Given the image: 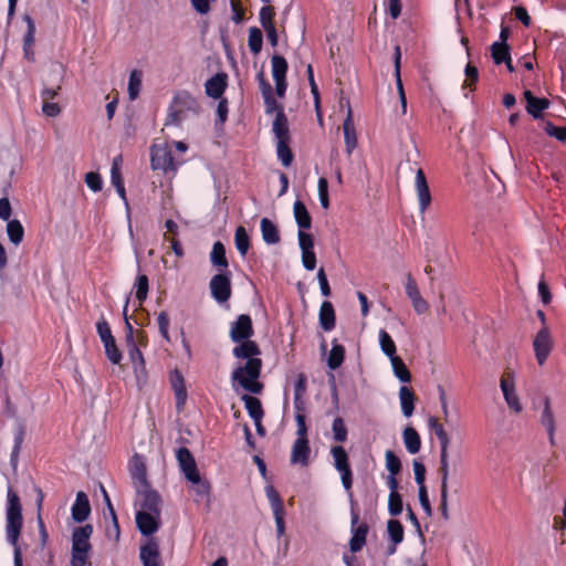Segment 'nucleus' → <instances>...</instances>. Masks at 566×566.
I'll return each mask as SVG.
<instances>
[{
    "mask_svg": "<svg viewBox=\"0 0 566 566\" xmlns=\"http://www.w3.org/2000/svg\"><path fill=\"white\" fill-rule=\"evenodd\" d=\"M232 348V355L237 359L245 360L244 364H238L231 373L232 384H238L245 391L260 395L263 391V384L260 382V376L263 361L259 357L261 348L256 342L248 339L237 342Z\"/></svg>",
    "mask_w": 566,
    "mask_h": 566,
    "instance_id": "obj_1",
    "label": "nucleus"
},
{
    "mask_svg": "<svg viewBox=\"0 0 566 566\" xmlns=\"http://www.w3.org/2000/svg\"><path fill=\"white\" fill-rule=\"evenodd\" d=\"M6 522L7 539L14 548L13 564L23 566L21 548L18 545L23 525L22 505L19 495L10 486L7 492Z\"/></svg>",
    "mask_w": 566,
    "mask_h": 566,
    "instance_id": "obj_2",
    "label": "nucleus"
},
{
    "mask_svg": "<svg viewBox=\"0 0 566 566\" xmlns=\"http://www.w3.org/2000/svg\"><path fill=\"white\" fill-rule=\"evenodd\" d=\"M200 104L188 91L178 92L168 108L165 125L179 126L186 119L188 113L199 114Z\"/></svg>",
    "mask_w": 566,
    "mask_h": 566,
    "instance_id": "obj_3",
    "label": "nucleus"
},
{
    "mask_svg": "<svg viewBox=\"0 0 566 566\" xmlns=\"http://www.w3.org/2000/svg\"><path fill=\"white\" fill-rule=\"evenodd\" d=\"M272 132L276 137V155L281 160L284 167H290L293 161V153L289 146L291 142V135L289 129L287 117L284 113V109H280V112L275 115Z\"/></svg>",
    "mask_w": 566,
    "mask_h": 566,
    "instance_id": "obj_4",
    "label": "nucleus"
},
{
    "mask_svg": "<svg viewBox=\"0 0 566 566\" xmlns=\"http://www.w3.org/2000/svg\"><path fill=\"white\" fill-rule=\"evenodd\" d=\"M96 331L104 345L107 359L112 364L118 365L122 361L123 355L116 345L115 337L113 336L111 326L106 319L102 318L96 323Z\"/></svg>",
    "mask_w": 566,
    "mask_h": 566,
    "instance_id": "obj_5",
    "label": "nucleus"
},
{
    "mask_svg": "<svg viewBox=\"0 0 566 566\" xmlns=\"http://www.w3.org/2000/svg\"><path fill=\"white\" fill-rule=\"evenodd\" d=\"M211 296L218 303H226L232 294L231 272L229 270L214 274L209 283Z\"/></svg>",
    "mask_w": 566,
    "mask_h": 566,
    "instance_id": "obj_6",
    "label": "nucleus"
},
{
    "mask_svg": "<svg viewBox=\"0 0 566 566\" xmlns=\"http://www.w3.org/2000/svg\"><path fill=\"white\" fill-rule=\"evenodd\" d=\"M350 526H352V538L349 541V549L353 554L360 552L366 544V538L368 534V525L366 523L358 524L359 515L354 509V503L352 502L350 510Z\"/></svg>",
    "mask_w": 566,
    "mask_h": 566,
    "instance_id": "obj_7",
    "label": "nucleus"
},
{
    "mask_svg": "<svg viewBox=\"0 0 566 566\" xmlns=\"http://www.w3.org/2000/svg\"><path fill=\"white\" fill-rule=\"evenodd\" d=\"M150 163L154 170L165 172L176 171L179 165L175 161L171 149L167 146H153Z\"/></svg>",
    "mask_w": 566,
    "mask_h": 566,
    "instance_id": "obj_8",
    "label": "nucleus"
},
{
    "mask_svg": "<svg viewBox=\"0 0 566 566\" xmlns=\"http://www.w3.org/2000/svg\"><path fill=\"white\" fill-rule=\"evenodd\" d=\"M136 493L142 511L155 513L157 515L161 514L163 501L156 490L151 489L150 485H146V488H137Z\"/></svg>",
    "mask_w": 566,
    "mask_h": 566,
    "instance_id": "obj_9",
    "label": "nucleus"
},
{
    "mask_svg": "<svg viewBox=\"0 0 566 566\" xmlns=\"http://www.w3.org/2000/svg\"><path fill=\"white\" fill-rule=\"evenodd\" d=\"M253 335L252 319L248 314H240L230 325L229 337L233 343L251 339Z\"/></svg>",
    "mask_w": 566,
    "mask_h": 566,
    "instance_id": "obj_10",
    "label": "nucleus"
},
{
    "mask_svg": "<svg viewBox=\"0 0 566 566\" xmlns=\"http://www.w3.org/2000/svg\"><path fill=\"white\" fill-rule=\"evenodd\" d=\"M176 458L181 472L185 474L189 482H196L199 479V471L197 463L190 450L186 447H180L176 451Z\"/></svg>",
    "mask_w": 566,
    "mask_h": 566,
    "instance_id": "obj_11",
    "label": "nucleus"
},
{
    "mask_svg": "<svg viewBox=\"0 0 566 566\" xmlns=\"http://www.w3.org/2000/svg\"><path fill=\"white\" fill-rule=\"evenodd\" d=\"M533 347L538 365H543L552 350V339L549 331L546 326H543L536 334Z\"/></svg>",
    "mask_w": 566,
    "mask_h": 566,
    "instance_id": "obj_12",
    "label": "nucleus"
},
{
    "mask_svg": "<svg viewBox=\"0 0 566 566\" xmlns=\"http://www.w3.org/2000/svg\"><path fill=\"white\" fill-rule=\"evenodd\" d=\"M135 518L137 528L144 536L153 535L160 527V515L155 513L138 511Z\"/></svg>",
    "mask_w": 566,
    "mask_h": 566,
    "instance_id": "obj_13",
    "label": "nucleus"
},
{
    "mask_svg": "<svg viewBox=\"0 0 566 566\" xmlns=\"http://www.w3.org/2000/svg\"><path fill=\"white\" fill-rule=\"evenodd\" d=\"M139 558L143 566H163L159 545L155 538H149L140 546Z\"/></svg>",
    "mask_w": 566,
    "mask_h": 566,
    "instance_id": "obj_14",
    "label": "nucleus"
},
{
    "mask_svg": "<svg viewBox=\"0 0 566 566\" xmlns=\"http://www.w3.org/2000/svg\"><path fill=\"white\" fill-rule=\"evenodd\" d=\"M169 381L175 392L176 408L181 411L188 398L185 378L178 369H174L170 373Z\"/></svg>",
    "mask_w": 566,
    "mask_h": 566,
    "instance_id": "obj_15",
    "label": "nucleus"
},
{
    "mask_svg": "<svg viewBox=\"0 0 566 566\" xmlns=\"http://www.w3.org/2000/svg\"><path fill=\"white\" fill-rule=\"evenodd\" d=\"M415 187L419 200V211L423 214L431 203V193L422 169H418L416 172Z\"/></svg>",
    "mask_w": 566,
    "mask_h": 566,
    "instance_id": "obj_16",
    "label": "nucleus"
},
{
    "mask_svg": "<svg viewBox=\"0 0 566 566\" xmlns=\"http://www.w3.org/2000/svg\"><path fill=\"white\" fill-rule=\"evenodd\" d=\"M310 455L311 447L308 439H295L291 450V464L307 467L310 463Z\"/></svg>",
    "mask_w": 566,
    "mask_h": 566,
    "instance_id": "obj_17",
    "label": "nucleus"
},
{
    "mask_svg": "<svg viewBox=\"0 0 566 566\" xmlns=\"http://www.w3.org/2000/svg\"><path fill=\"white\" fill-rule=\"evenodd\" d=\"M90 514L91 504L88 496L85 492L78 491L71 509L72 518L76 523H82L88 518Z\"/></svg>",
    "mask_w": 566,
    "mask_h": 566,
    "instance_id": "obj_18",
    "label": "nucleus"
},
{
    "mask_svg": "<svg viewBox=\"0 0 566 566\" xmlns=\"http://www.w3.org/2000/svg\"><path fill=\"white\" fill-rule=\"evenodd\" d=\"M227 86H228V74L224 72H219L206 82V84H205L206 94L213 99L222 98V95H223Z\"/></svg>",
    "mask_w": 566,
    "mask_h": 566,
    "instance_id": "obj_19",
    "label": "nucleus"
},
{
    "mask_svg": "<svg viewBox=\"0 0 566 566\" xmlns=\"http://www.w3.org/2000/svg\"><path fill=\"white\" fill-rule=\"evenodd\" d=\"M344 130V139H345V150L348 156H350L354 149L357 147V134L353 120V112L350 106H348L346 118L343 123Z\"/></svg>",
    "mask_w": 566,
    "mask_h": 566,
    "instance_id": "obj_20",
    "label": "nucleus"
},
{
    "mask_svg": "<svg viewBox=\"0 0 566 566\" xmlns=\"http://www.w3.org/2000/svg\"><path fill=\"white\" fill-rule=\"evenodd\" d=\"M524 97L526 99V111L530 115H532L535 119L542 117V113L549 107V101L547 98H539L533 95V93L528 90L524 92Z\"/></svg>",
    "mask_w": 566,
    "mask_h": 566,
    "instance_id": "obj_21",
    "label": "nucleus"
},
{
    "mask_svg": "<svg viewBox=\"0 0 566 566\" xmlns=\"http://www.w3.org/2000/svg\"><path fill=\"white\" fill-rule=\"evenodd\" d=\"M541 423L546 429L551 446H555V418L551 409V400L544 398V408L541 415Z\"/></svg>",
    "mask_w": 566,
    "mask_h": 566,
    "instance_id": "obj_22",
    "label": "nucleus"
},
{
    "mask_svg": "<svg viewBox=\"0 0 566 566\" xmlns=\"http://www.w3.org/2000/svg\"><path fill=\"white\" fill-rule=\"evenodd\" d=\"M318 321L321 327L325 332H329L335 328L336 325V316L334 306L329 301H324L321 305L318 313Z\"/></svg>",
    "mask_w": 566,
    "mask_h": 566,
    "instance_id": "obj_23",
    "label": "nucleus"
},
{
    "mask_svg": "<svg viewBox=\"0 0 566 566\" xmlns=\"http://www.w3.org/2000/svg\"><path fill=\"white\" fill-rule=\"evenodd\" d=\"M92 534L93 526L91 524L75 527L72 532V548L92 547L90 543Z\"/></svg>",
    "mask_w": 566,
    "mask_h": 566,
    "instance_id": "obj_24",
    "label": "nucleus"
},
{
    "mask_svg": "<svg viewBox=\"0 0 566 566\" xmlns=\"http://www.w3.org/2000/svg\"><path fill=\"white\" fill-rule=\"evenodd\" d=\"M210 262L216 266L219 272H224L229 268V262L226 256V248L221 241H216L210 252Z\"/></svg>",
    "mask_w": 566,
    "mask_h": 566,
    "instance_id": "obj_25",
    "label": "nucleus"
},
{
    "mask_svg": "<svg viewBox=\"0 0 566 566\" xmlns=\"http://www.w3.org/2000/svg\"><path fill=\"white\" fill-rule=\"evenodd\" d=\"M262 239L266 244H276L281 241L277 226L268 218L260 222Z\"/></svg>",
    "mask_w": 566,
    "mask_h": 566,
    "instance_id": "obj_26",
    "label": "nucleus"
},
{
    "mask_svg": "<svg viewBox=\"0 0 566 566\" xmlns=\"http://www.w3.org/2000/svg\"><path fill=\"white\" fill-rule=\"evenodd\" d=\"M293 213L295 222L298 226V230H310L312 227V217L306 206L301 201L296 200L293 205Z\"/></svg>",
    "mask_w": 566,
    "mask_h": 566,
    "instance_id": "obj_27",
    "label": "nucleus"
},
{
    "mask_svg": "<svg viewBox=\"0 0 566 566\" xmlns=\"http://www.w3.org/2000/svg\"><path fill=\"white\" fill-rule=\"evenodd\" d=\"M128 356L133 364L134 370L138 376L139 373L144 374L146 370V363L144 356L138 347L137 342L126 343Z\"/></svg>",
    "mask_w": 566,
    "mask_h": 566,
    "instance_id": "obj_28",
    "label": "nucleus"
},
{
    "mask_svg": "<svg viewBox=\"0 0 566 566\" xmlns=\"http://www.w3.org/2000/svg\"><path fill=\"white\" fill-rule=\"evenodd\" d=\"M25 427L22 423H18L14 429V443L10 454V464L15 470L18 467L19 454L24 441Z\"/></svg>",
    "mask_w": 566,
    "mask_h": 566,
    "instance_id": "obj_29",
    "label": "nucleus"
},
{
    "mask_svg": "<svg viewBox=\"0 0 566 566\" xmlns=\"http://www.w3.org/2000/svg\"><path fill=\"white\" fill-rule=\"evenodd\" d=\"M403 443L407 451L411 454H416L421 448V438L417 430L412 427H406L402 432Z\"/></svg>",
    "mask_w": 566,
    "mask_h": 566,
    "instance_id": "obj_30",
    "label": "nucleus"
},
{
    "mask_svg": "<svg viewBox=\"0 0 566 566\" xmlns=\"http://www.w3.org/2000/svg\"><path fill=\"white\" fill-rule=\"evenodd\" d=\"M399 398L403 416L410 417L415 411V392L411 388L402 386L399 390Z\"/></svg>",
    "mask_w": 566,
    "mask_h": 566,
    "instance_id": "obj_31",
    "label": "nucleus"
},
{
    "mask_svg": "<svg viewBox=\"0 0 566 566\" xmlns=\"http://www.w3.org/2000/svg\"><path fill=\"white\" fill-rule=\"evenodd\" d=\"M449 446L440 447V465H439V474L441 476V485L440 489H448L449 476H450V465H449Z\"/></svg>",
    "mask_w": 566,
    "mask_h": 566,
    "instance_id": "obj_32",
    "label": "nucleus"
},
{
    "mask_svg": "<svg viewBox=\"0 0 566 566\" xmlns=\"http://www.w3.org/2000/svg\"><path fill=\"white\" fill-rule=\"evenodd\" d=\"M345 359V347L337 343V339L332 342V349L327 357V366L332 370H336L342 366Z\"/></svg>",
    "mask_w": 566,
    "mask_h": 566,
    "instance_id": "obj_33",
    "label": "nucleus"
},
{
    "mask_svg": "<svg viewBox=\"0 0 566 566\" xmlns=\"http://www.w3.org/2000/svg\"><path fill=\"white\" fill-rule=\"evenodd\" d=\"M241 399L244 402V406H245V409H247L249 416L253 420H262V418L264 416V411H263L262 403H261L260 399H258L256 397L250 396V395H243L241 397Z\"/></svg>",
    "mask_w": 566,
    "mask_h": 566,
    "instance_id": "obj_34",
    "label": "nucleus"
},
{
    "mask_svg": "<svg viewBox=\"0 0 566 566\" xmlns=\"http://www.w3.org/2000/svg\"><path fill=\"white\" fill-rule=\"evenodd\" d=\"M331 453L334 459V467L338 472L350 469L348 454L342 446L332 447Z\"/></svg>",
    "mask_w": 566,
    "mask_h": 566,
    "instance_id": "obj_35",
    "label": "nucleus"
},
{
    "mask_svg": "<svg viewBox=\"0 0 566 566\" xmlns=\"http://www.w3.org/2000/svg\"><path fill=\"white\" fill-rule=\"evenodd\" d=\"M132 479L135 483V489L137 488H146V485H149L147 481V474H146V468L145 464L136 459L132 470H130Z\"/></svg>",
    "mask_w": 566,
    "mask_h": 566,
    "instance_id": "obj_36",
    "label": "nucleus"
},
{
    "mask_svg": "<svg viewBox=\"0 0 566 566\" xmlns=\"http://www.w3.org/2000/svg\"><path fill=\"white\" fill-rule=\"evenodd\" d=\"M7 234L10 242H12L14 245H19L22 242L24 235V229L21 222L17 219L9 220L7 223Z\"/></svg>",
    "mask_w": 566,
    "mask_h": 566,
    "instance_id": "obj_37",
    "label": "nucleus"
},
{
    "mask_svg": "<svg viewBox=\"0 0 566 566\" xmlns=\"http://www.w3.org/2000/svg\"><path fill=\"white\" fill-rule=\"evenodd\" d=\"M235 248L242 256H245L250 249V238L244 227L239 226L234 233Z\"/></svg>",
    "mask_w": 566,
    "mask_h": 566,
    "instance_id": "obj_38",
    "label": "nucleus"
},
{
    "mask_svg": "<svg viewBox=\"0 0 566 566\" xmlns=\"http://www.w3.org/2000/svg\"><path fill=\"white\" fill-rule=\"evenodd\" d=\"M273 80L286 78L287 62L284 56L274 54L271 59Z\"/></svg>",
    "mask_w": 566,
    "mask_h": 566,
    "instance_id": "obj_39",
    "label": "nucleus"
},
{
    "mask_svg": "<svg viewBox=\"0 0 566 566\" xmlns=\"http://www.w3.org/2000/svg\"><path fill=\"white\" fill-rule=\"evenodd\" d=\"M390 363H391L392 371H394L395 376L401 382H409L411 380V374H410L409 369L407 368L406 364L403 363V360L399 356L391 357Z\"/></svg>",
    "mask_w": 566,
    "mask_h": 566,
    "instance_id": "obj_40",
    "label": "nucleus"
},
{
    "mask_svg": "<svg viewBox=\"0 0 566 566\" xmlns=\"http://www.w3.org/2000/svg\"><path fill=\"white\" fill-rule=\"evenodd\" d=\"M136 289V298L139 306L146 301L149 290V279L146 274H138L134 284Z\"/></svg>",
    "mask_w": 566,
    "mask_h": 566,
    "instance_id": "obj_41",
    "label": "nucleus"
},
{
    "mask_svg": "<svg viewBox=\"0 0 566 566\" xmlns=\"http://www.w3.org/2000/svg\"><path fill=\"white\" fill-rule=\"evenodd\" d=\"M387 533L390 542H395V544H400L403 541V526L400 521L396 518H391L387 522Z\"/></svg>",
    "mask_w": 566,
    "mask_h": 566,
    "instance_id": "obj_42",
    "label": "nucleus"
},
{
    "mask_svg": "<svg viewBox=\"0 0 566 566\" xmlns=\"http://www.w3.org/2000/svg\"><path fill=\"white\" fill-rule=\"evenodd\" d=\"M379 345L382 350V353L391 359V357H397L396 355V344L392 340L391 336L385 331H379Z\"/></svg>",
    "mask_w": 566,
    "mask_h": 566,
    "instance_id": "obj_43",
    "label": "nucleus"
},
{
    "mask_svg": "<svg viewBox=\"0 0 566 566\" xmlns=\"http://www.w3.org/2000/svg\"><path fill=\"white\" fill-rule=\"evenodd\" d=\"M263 34L262 31L256 27L249 29L248 45L253 54H259L262 50Z\"/></svg>",
    "mask_w": 566,
    "mask_h": 566,
    "instance_id": "obj_44",
    "label": "nucleus"
},
{
    "mask_svg": "<svg viewBox=\"0 0 566 566\" xmlns=\"http://www.w3.org/2000/svg\"><path fill=\"white\" fill-rule=\"evenodd\" d=\"M332 432H333V439L338 442L343 443L347 440L348 437V430L345 424V421L342 417H336L333 420L332 423Z\"/></svg>",
    "mask_w": 566,
    "mask_h": 566,
    "instance_id": "obj_45",
    "label": "nucleus"
},
{
    "mask_svg": "<svg viewBox=\"0 0 566 566\" xmlns=\"http://www.w3.org/2000/svg\"><path fill=\"white\" fill-rule=\"evenodd\" d=\"M491 55L496 65L502 64L511 56L510 45L502 43H493L491 45Z\"/></svg>",
    "mask_w": 566,
    "mask_h": 566,
    "instance_id": "obj_46",
    "label": "nucleus"
},
{
    "mask_svg": "<svg viewBox=\"0 0 566 566\" xmlns=\"http://www.w3.org/2000/svg\"><path fill=\"white\" fill-rule=\"evenodd\" d=\"M142 88V72L134 70L129 74L128 95L132 101L136 99Z\"/></svg>",
    "mask_w": 566,
    "mask_h": 566,
    "instance_id": "obj_47",
    "label": "nucleus"
},
{
    "mask_svg": "<svg viewBox=\"0 0 566 566\" xmlns=\"http://www.w3.org/2000/svg\"><path fill=\"white\" fill-rule=\"evenodd\" d=\"M394 63H395V78H396L397 91H398L399 97H403L405 90H403V84H402L401 74H400L401 50H400L399 45L395 46Z\"/></svg>",
    "mask_w": 566,
    "mask_h": 566,
    "instance_id": "obj_48",
    "label": "nucleus"
},
{
    "mask_svg": "<svg viewBox=\"0 0 566 566\" xmlns=\"http://www.w3.org/2000/svg\"><path fill=\"white\" fill-rule=\"evenodd\" d=\"M429 428L434 431L440 447L441 446H449L450 444V438L448 433L446 432L443 426L439 422V420L436 417H430L428 420Z\"/></svg>",
    "mask_w": 566,
    "mask_h": 566,
    "instance_id": "obj_49",
    "label": "nucleus"
},
{
    "mask_svg": "<svg viewBox=\"0 0 566 566\" xmlns=\"http://www.w3.org/2000/svg\"><path fill=\"white\" fill-rule=\"evenodd\" d=\"M266 497L271 504V509L273 514L284 512L283 501L279 494V492L274 489L273 485H268L265 488Z\"/></svg>",
    "mask_w": 566,
    "mask_h": 566,
    "instance_id": "obj_50",
    "label": "nucleus"
},
{
    "mask_svg": "<svg viewBox=\"0 0 566 566\" xmlns=\"http://www.w3.org/2000/svg\"><path fill=\"white\" fill-rule=\"evenodd\" d=\"M92 547L72 548L70 566H86Z\"/></svg>",
    "mask_w": 566,
    "mask_h": 566,
    "instance_id": "obj_51",
    "label": "nucleus"
},
{
    "mask_svg": "<svg viewBox=\"0 0 566 566\" xmlns=\"http://www.w3.org/2000/svg\"><path fill=\"white\" fill-rule=\"evenodd\" d=\"M403 510L402 496L395 492L394 494H389L388 497V512L391 516H398L401 514Z\"/></svg>",
    "mask_w": 566,
    "mask_h": 566,
    "instance_id": "obj_52",
    "label": "nucleus"
},
{
    "mask_svg": "<svg viewBox=\"0 0 566 566\" xmlns=\"http://www.w3.org/2000/svg\"><path fill=\"white\" fill-rule=\"evenodd\" d=\"M385 458H386V468L389 471V474H392V475L399 474L401 471V461L395 454V452L391 450H387Z\"/></svg>",
    "mask_w": 566,
    "mask_h": 566,
    "instance_id": "obj_53",
    "label": "nucleus"
},
{
    "mask_svg": "<svg viewBox=\"0 0 566 566\" xmlns=\"http://www.w3.org/2000/svg\"><path fill=\"white\" fill-rule=\"evenodd\" d=\"M23 20L25 21L27 23V32L23 36V46H33L34 45V42H35V24H34V21L33 19L29 15V14H25L23 17Z\"/></svg>",
    "mask_w": 566,
    "mask_h": 566,
    "instance_id": "obj_54",
    "label": "nucleus"
},
{
    "mask_svg": "<svg viewBox=\"0 0 566 566\" xmlns=\"http://www.w3.org/2000/svg\"><path fill=\"white\" fill-rule=\"evenodd\" d=\"M275 17V10L272 6H264L260 9L259 19L262 28L273 27V19Z\"/></svg>",
    "mask_w": 566,
    "mask_h": 566,
    "instance_id": "obj_55",
    "label": "nucleus"
},
{
    "mask_svg": "<svg viewBox=\"0 0 566 566\" xmlns=\"http://www.w3.org/2000/svg\"><path fill=\"white\" fill-rule=\"evenodd\" d=\"M159 333L163 336V338L167 342H170L169 336V325H170V318L167 312H160L157 317Z\"/></svg>",
    "mask_w": 566,
    "mask_h": 566,
    "instance_id": "obj_56",
    "label": "nucleus"
},
{
    "mask_svg": "<svg viewBox=\"0 0 566 566\" xmlns=\"http://www.w3.org/2000/svg\"><path fill=\"white\" fill-rule=\"evenodd\" d=\"M545 132L548 136L555 137L557 140L566 143V127L555 126L552 122L545 125Z\"/></svg>",
    "mask_w": 566,
    "mask_h": 566,
    "instance_id": "obj_57",
    "label": "nucleus"
},
{
    "mask_svg": "<svg viewBox=\"0 0 566 566\" xmlns=\"http://www.w3.org/2000/svg\"><path fill=\"white\" fill-rule=\"evenodd\" d=\"M230 7L232 11L231 20L235 24H241L244 21V9L239 0H230Z\"/></svg>",
    "mask_w": 566,
    "mask_h": 566,
    "instance_id": "obj_58",
    "label": "nucleus"
},
{
    "mask_svg": "<svg viewBox=\"0 0 566 566\" xmlns=\"http://www.w3.org/2000/svg\"><path fill=\"white\" fill-rule=\"evenodd\" d=\"M85 182L87 187L93 190L94 192H97L102 190L103 181L99 174L91 171L85 175Z\"/></svg>",
    "mask_w": 566,
    "mask_h": 566,
    "instance_id": "obj_59",
    "label": "nucleus"
},
{
    "mask_svg": "<svg viewBox=\"0 0 566 566\" xmlns=\"http://www.w3.org/2000/svg\"><path fill=\"white\" fill-rule=\"evenodd\" d=\"M503 396L510 409H512L516 413H520L522 411L523 407L522 403L520 402L518 396L515 392V389L510 392H506V390H504Z\"/></svg>",
    "mask_w": 566,
    "mask_h": 566,
    "instance_id": "obj_60",
    "label": "nucleus"
},
{
    "mask_svg": "<svg viewBox=\"0 0 566 566\" xmlns=\"http://www.w3.org/2000/svg\"><path fill=\"white\" fill-rule=\"evenodd\" d=\"M412 465L416 483L418 484L419 488L426 486L424 481L427 470L424 464L418 460H413Z\"/></svg>",
    "mask_w": 566,
    "mask_h": 566,
    "instance_id": "obj_61",
    "label": "nucleus"
},
{
    "mask_svg": "<svg viewBox=\"0 0 566 566\" xmlns=\"http://www.w3.org/2000/svg\"><path fill=\"white\" fill-rule=\"evenodd\" d=\"M297 238L301 251L314 249V239L312 234L305 232V230H298Z\"/></svg>",
    "mask_w": 566,
    "mask_h": 566,
    "instance_id": "obj_62",
    "label": "nucleus"
},
{
    "mask_svg": "<svg viewBox=\"0 0 566 566\" xmlns=\"http://www.w3.org/2000/svg\"><path fill=\"white\" fill-rule=\"evenodd\" d=\"M191 483L193 484V490H195L196 494L200 499L209 496L210 483L208 481L202 480L201 476L199 475L198 481L191 482Z\"/></svg>",
    "mask_w": 566,
    "mask_h": 566,
    "instance_id": "obj_63",
    "label": "nucleus"
},
{
    "mask_svg": "<svg viewBox=\"0 0 566 566\" xmlns=\"http://www.w3.org/2000/svg\"><path fill=\"white\" fill-rule=\"evenodd\" d=\"M302 264L307 271H313L316 266V255L313 250L302 251Z\"/></svg>",
    "mask_w": 566,
    "mask_h": 566,
    "instance_id": "obj_64",
    "label": "nucleus"
}]
</instances>
